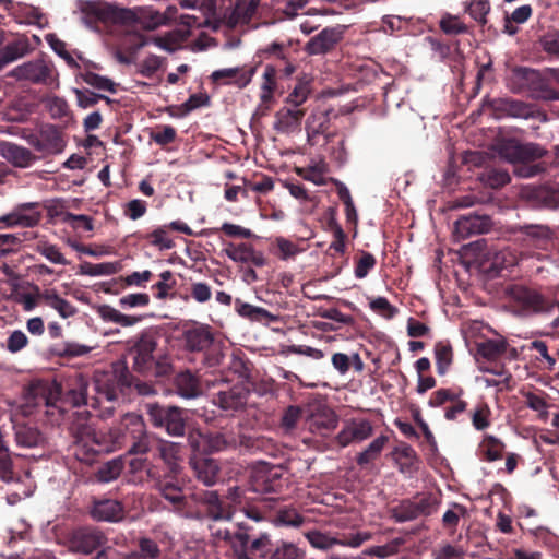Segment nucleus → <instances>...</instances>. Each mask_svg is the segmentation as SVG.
Masks as SVG:
<instances>
[{"mask_svg":"<svg viewBox=\"0 0 559 559\" xmlns=\"http://www.w3.org/2000/svg\"><path fill=\"white\" fill-rule=\"evenodd\" d=\"M159 338L158 329L150 326L127 342L132 371L147 378H164L173 372L171 357L159 346Z\"/></svg>","mask_w":559,"mask_h":559,"instance_id":"f257e3e1","label":"nucleus"},{"mask_svg":"<svg viewBox=\"0 0 559 559\" xmlns=\"http://www.w3.org/2000/svg\"><path fill=\"white\" fill-rule=\"evenodd\" d=\"M94 391H96V397L92 402L93 405H100L103 401L108 403L104 416L112 415L115 404L120 396L129 395L133 391L140 395L155 393L153 385L138 379L122 360L112 364L109 371L95 373Z\"/></svg>","mask_w":559,"mask_h":559,"instance_id":"f03ea898","label":"nucleus"},{"mask_svg":"<svg viewBox=\"0 0 559 559\" xmlns=\"http://www.w3.org/2000/svg\"><path fill=\"white\" fill-rule=\"evenodd\" d=\"M209 531L214 544L217 545L221 542L227 544L236 559H252L255 555L266 559L272 546L270 533L248 522H238L235 530L211 524Z\"/></svg>","mask_w":559,"mask_h":559,"instance_id":"7ed1b4c3","label":"nucleus"},{"mask_svg":"<svg viewBox=\"0 0 559 559\" xmlns=\"http://www.w3.org/2000/svg\"><path fill=\"white\" fill-rule=\"evenodd\" d=\"M493 154L514 165V174L522 178H531L546 170L543 162H537L546 153L533 143L495 142Z\"/></svg>","mask_w":559,"mask_h":559,"instance_id":"20e7f679","label":"nucleus"},{"mask_svg":"<svg viewBox=\"0 0 559 559\" xmlns=\"http://www.w3.org/2000/svg\"><path fill=\"white\" fill-rule=\"evenodd\" d=\"M145 424L143 418L134 413L126 414L120 424L110 430L109 435L111 438V444L107 445L103 442L104 436L98 435L95 431L92 433L93 445L81 455L79 452L75 453L80 461L90 463L94 456L102 452H111L116 449H120L130 443L131 439L139 438L144 435Z\"/></svg>","mask_w":559,"mask_h":559,"instance_id":"39448f33","label":"nucleus"},{"mask_svg":"<svg viewBox=\"0 0 559 559\" xmlns=\"http://www.w3.org/2000/svg\"><path fill=\"white\" fill-rule=\"evenodd\" d=\"M185 349L191 353H202V364L205 367H217L225 355L221 342H215L211 328L199 324L182 332Z\"/></svg>","mask_w":559,"mask_h":559,"instance_id":"423d86ee","label":"nucleus"},{"mask_svg":"<svg viewBox=\"0 0 559 559\" xmlns=\"http://www.w3.org/2000/svg\"><path fill=\"white\" fill-rule=\"evenodd\" d=\"M440 504L441 499L438 495L417 492L414 497L401 499L390 507L389 514L395 523L413 522L431 516Z\"/></svg>","mask_w":559,"mask_h":559,"instance_id":"0eeeda50","label":"nucleus"},{"mask_svg":"<svg viewBox=\"0 0 559 559\" xmlns=\"http://www.w3.org/2000/svg\"><path fill=\"white\" fill-rule=\"evenodd\" d=\"M62 394L61 385L53 382L36 380L31 382L23 391V407L25 414L32 413L33 408H45L46 414L55 415V411L60 414L64 413V408L58 405L59 395Z\"/></svg>","mask_w":559,"mask_h":559,"instance_id":"6e6552de","label":"nucleus"},{"mask_svg":"<svg viewBox=\"0 0 559 559\" xmlns=\"http://www.w3.org/2000/svg\"><path fill=\"white\" fill-rule=\"evenodd\" d=\"M195 501L203 507L204 511L191 514V519L203 520L207 519L211 524L222 527L219 522H230L235 515L233 506L226 503L224 498L217 490H203L194 495Z\"/></svg>","mask_w":559,"mask_h":559,"instance_id":"1a4fd4ad","label":"nucleus"},{"mask_svg":"<svg viewBox=\"0 0 559 559\" xmlns=\"http://www.w3.org/2000/svg\"><path fill=\"white\" fill-rule=\"evenodd\" d=\"M148 420L153 426L165 428L168 435L181 437L186 431L187 412L178 406L147 404Z\"/></svg>","mask_w":559,"mask_h":559,"instance_id":"9d476101","label":"nucleus"},{"mask_svg":"<svg viewBox=\"0 0 559 559\" xmlns=\"http://www.w3.org/2000/svg\"><path fill=\"white\" fill-rule=\"evenodd\" d=\"M510 239L518 242L527 253L531 250H547L552 241V233L545 225H514L508 228Z\"/></svg>","mask_w":559,"mask_h":559,"instance_id":"9b49d317","label":"nucleus"},{"mask_svg":"<svg viewBox=\"0 0 559 559\" xmlns=\"http://www.w3.org/2000/svg\"><path fill=\"white\" fill-rule=\"evenodd\" d=\"M9 75L17 81H27L32 84L51 85L56 81L52 62L44 58L24 62L15 67Z\"/></svg>","mask_w":559,"mask_h":559,"instance_id":"f8f14e48","label":"nucleus"},{"mask_svg":"<svg viewBox=\"0 0 559 559\" xmlns=\"http://www.w3.org/2000/svg\"><path fill=\"white\" fill-rule=\"evenodd\" d=\"M106 543L107 537L104 532L94 526L78 527L67 537L69 550L82 555H90Z\"/></svg>","mask_w":559,"mask_h":559,"instance_id":"ddd939ff","label":"nucleus"},{"mask_svg":"<svg viewBox=\"0 0 559 559\" xmlns=\"http://www.w3.org/2000/svg\"><path fill=\"white\" fill-rule=\"evenodd\" d=\"M250 395L248 385L239 381L233 385L223 384L222 388L213 394V403L226 413H236L243 411Z\"/></svg>","mask_w":559,"mask_h":559,"instance_id":"4468645a","label":"nucleus"},{"mask_svg":"<svg viewBox=\"0 0 559 559\" xmlns=\"http://www.w3.org/2000/svg\"><path fill=\"white\" fill-rule=\"evenodd\" d=\"M259 0H228V5L219 8L215 15L228 27H236L238 24H247L254 15Z\"/></svg>","mask_w":559,"mask_h":559,"instance_id":"2eb2a0df","label":"nucleus"},{"mask_svg":"<svg viewBox=\"0 0 559 559\" xmlns=\"http://www.w3.org/2000/svg\"><path fill=\"white\" fill-rule=\"evenodd\" d=\"M251 489L258 493H276L283 488V471L280 466L261 464L251 476Z\"/></svg>","mask_w":559,"mask_h":559,"instance_id":"dca6fc26","label":"nucleus"},{"mask_svg":"<svg viewBox=\"0 0 559 559\" xmlns=\"http://www.w3.org/2000/svg\"><path fill=\"white\" fill-rule=\"evenodd\" d=\"M483 107L490 110L495 118L514 117L527 119L533 115L530 105L509 97L485 98Z\"/></svg>","mask_w":559,"mask_h":559,"instance_id":"f3484780","label":"nucleus"},{"mask_svg":"<svg viewBox=\"0 0 559 559\" xmlns=\"http://www.w3.org/2000/svg\"><path fill=\"white\" fill-rule=\"evenodd\" d=\"M511 298L523 313L548 312L552 305L543 295L524 286H514L511 289Z\"/></svg>","mask_w":559,"mask_h":559,"instance_id":"a211bd4d","label":"nucleus"},{"mask_svg":"<svg viewBox=\"0 0 559 559\" xmlns=\"http://www.w3.org/2000/svg\"><path fill=\"white\" fill-rule=\"evenodd\" d=\"M79 9L82 21L91 28H96L99 22H108L118 17V9L104 1H81ZM121 16V13L119 14Z\"/></svg>","mask_w":559,"mask_h":559,"instance_id":"6ab92c4d","label":"nucleus"},{"mask_svg":"<svg viewBox=\"0 0 559 559\" xmlns=\"http://www.w3.org/2000/svg\"><path fill=\"white\" fill-rule=\"evenodd\" d=\"M238 448L249 454L263 453L272 457H276L281 451L273 439L242 431L236 435V449Z\"/></svg>","mask_w":559,"mask_h":559,"instance_id":"aec40b11","label":"nucleus"},{"mask_svg":"<svg viewBox=\"0 0 559 559\" xmlns=\"http://www.w3.org/2000/svg\"><path fill=\"white\" fill-rule=\"evenodd\" d=\"M95 397L96 394L90 399L87 397V382L82 377H79L69 385L63 396H61V394L59 395L58 404H69L72 407L88 405L93 408H99V416L106 418L107 416H104V412L105 407L108 406V403L106 401H103L100 405H93L92 402Z\"/></svg>","mask_w":559,"mask_h":559,"instance_id":"412c9836","label":"nucleus"},{"mask_svg":"<svg viewBox=\"0 0 559 559\" xmlns=\"http://www.w3.org/2000/svg\"><path fill=\"white\" fill-rule=\"evenodd\" d=\"M343 37L344 31L342 27H325L310 38L306 44L305 50L311 56L325 55L332 51L341 43Z\"/></svg>","mask_w":559,"mask_h":559,"instance_id":"4be33fe9","label":"nucleus"},{"mask_svg":"<svg viewBox=\"0 0 559 559\" xmlns=\"http://www.w3.org/2000/svg\"><path fill=\"white\" fill-rule=\"evenodd\" d=\"M123 504L115 499L94 498L90 507V515L98 522H119L124 518Z\"/></svg>","mask_w":559,"mask_h":559,"instance_id":"5701e85b","label":"nucleus"},{"mask_svg":"<svg viewBox=\"0 0 559 559\" xmlns=\"http://www.w3.org/2000/svg\"><path fill=\"white\" fill-rule=\"evenodd\" d=\"M492 221L488 215L471 214L460 217L454 225L456 237L466 239L474 235L488 233Z\"/></svg>","mask_w":559,"mask_h":559,"instance_id":"b1692460","label":"nucleus"},{"mask_svg":"<svg viewBox=\"0 0 559 559\" xmlns=\"http://www.w3.org/2000/svg\"><path fill=\"white\" fill-rule=\"evenodd\" d=\"M121 17L136 22L146 31H154L160 26H165V17L162 12L152 7H138L133 10L121 9Z\"/></svg>","mask_w":559,"mask_h":559,"instance_id":"393cba45","label":"nucleus"},{"mask_svg":"<svg viewBox=\"0 0 559 559\" xmlns=\"http://www.w3.org/2000/svg\"><path fill=\"white\" fill-rule=\"evenodd\" d=\"M224 252L234 262L251 263L257 267H262L266 264L263 253L254 250L253 246L247 242L238 245L229 242Z\"/></svg>","mask_w":559,"mask_h":559,"instance_id":"a878e982","label":"nucleus"},{"mask_svg":"<svg viewBox=\"0 0 559 559\" xmlns=\"http://www.w3.org/2000/svg\"><path fill=\"white\" fill-rule=\"evenodd\" d=\"M167 229L176 230L188 236L193 235L192 229L186 223L174 221L168 225H164L154 229L152 233L147 234L144 239H146L150 245L158 248L159 250L171 249L175 246V242L167 237Z\"/></svg>","mask_w":559,"mask_h":559,"instance_id":"bb28decb","label":"nucleus"},{"mask_svg":"<svg viewBox=\"0 0 559 559\" xmlns=\"http://www.w3.org/2000/svg\"><path fill=\"white\" fill-rule=\"evenodd\" d=\"M190 465L198 480L205 486L210 487L217 483L221 468L214 459L195 455L190 459Z\"/></svg>","mask_w":559,"mask_h":559,"instance_id":"cd10ccee","label":"nucleus"},{"mask_svg":"<svg viewBox=\"0 0 559 559\" xmlns=\"http://www.w3.org/2000/svg\"><path fill=\"white\" fill-rule=\"evenodd\" d=\"M0 154L15 167H29L36 155L28 148L17 145L14 142H0Z\"/></svg>","mask_w":559,"mask_h":559,"instance_id":"c85d7f7f","label":"nucleus"},{"mask_svg":"<svg viewBox=\"0 0 559 559\" xmlns=\"http://www.w3.org/2000/svg\"><path fill=\"white\" fill-rule=\"evenodd\" d=\"M290 45L284 41H273L259 50L260 57L263 59L275 58L285 63L283 69V76L287 78L292 75L296 67L288 60Z\"/></svg>","mask_w":559,"mask_h":559,"instance_id":"c756f323","label":"nucleus"},{"mask_svg":"<svg viewBox=\"0 0 559 559\" xmlns=\"http://www.w3.org/2000/svg\"><path fill=\"white\" fill-rule=\"evenodd\" d=\"M31 50L29 39L26 36H19L0 47V70L7 64L28 55Z\"/></svg>","mask_w":559,"mask_h":559,"instance_id":"7c9ffc66","label":"nucleus"},{"mask_svg":"<svg viewBox=\"0 0 559 559\" xmlns=\"http://www.w3.org/2000/svg\"><path fill=\"white\" fill-rule=\"evenodd\" d=\"M174 385L177 394L183 399H194L201 393L199 379L189 370L179 372Z\"/></svg>","mask_w":559,"mask_h":559,"instance_id":"2f4dec72","label":"nucleus"},{"mask_svg":"<svg viewBox=\"0 0 559 559\" xmlns=\"http://www.w3.org/2000/svg\"><path fill=\"white\" fill-rule=\"evenodd\" d=\"M15 441L16 444L24 448H36L45 442L43 433L37 427L28 424H15Z\"/></svg>","mask_w":559,"mask_h":559,"instance_id":"473e14b6","label":"nucleus"},{"mask_svg":"<svg viewBox=\"0 0 559 559\" xmlns=\"http://www.w3.org/2000/svg\"><path fill=\"white\" fill-rule=\"evenodd\" d=\"M39 297H41V301L46 306L55 309L63 319H68L76 313L75 307L62 298L56 289H45Z\"/></svg>","mask_w":559,"mask_h":559,"instance_id":"72a5a7b5","label":"nucleus"},{"mask_svg":"<svg viewBox=\"0 0 559 559\" xmlns=\"http://www.w3.org/2000/svg\"><path fill=\"white\" fill-rule=\"evenodd\" d=\"M254 69L243 70L239 68H226L214 71L211 74L213 82H219L225 79L234 80V83L242 88L246 87L252 80Z\"/></svg>","mask_w":559,"mask_h":559,"instance_id":"f704fd0d","label":"nucleus"},{"mask_svg":"<svg viewBox=\"0 0 559 559\" xmlns=\"http://www.w3.org/2000/svg\"><path fill=\"white\" fill-rule=\"evenodd\" d=\"M235 310L240 317L250 321L262 322L275 320V316L266 309L245 302L239 298H236L235 300Z\"/></svg>","mask_w":559,"mask_h":559,"instance_id":"c9c22d12","label":"nucleus"},{"mask_svg":"<svg viewBox=\"0 0 559 559\" xmlns=\"http://www.w3.org/2000/svg\"><path fill=\"white\" fill-rule=\"evenodd\" d=\"M528 92L536 99L557 100L559 99V91L555 90L550 82L545 79L538 71L536 78H533Z\"/></svg>","mask_w":559,"mask_h":559,"instance_id":"e433bc0d","label":"nucleus"},{"mask_svg":"<svg viewBox=\"0 0 559 559\" xmlns=\"http://www.w3.org/2000/svg\"><path fill=\"white\" fill-rule=\"evenodd\" d=\"M518 260V255L510 249L495 251L491 253V257L489 259V271L492 272L495 275H501V273L504 270L509 271L511 267L516 265Z\"/></svg>","mask_w":559,"mask_h":559,"instance_id":"4c0bfd02","label":"nucleus"},{"mask_svg":"<svg viewBox=\"0 0 559 559\" xmlns=\"http://www.w3.org/2000/svg\"><path fill=\"white\" fill-rule=\"evenodd\" d=\"M533 78H536V70L515 67L509 76L510 88L515 93L528 91Z\"/></svg>","mask_w":559,"mask_h":559,"instance_id":"58836bf2","label":"nucleus"},{"mask_svg":"<svg viewBox=\"0 0 559 559\" xmlns=\"http://www.w3.org/2000/svg\"><path fill=\"white\" fill-rule=\"evenodd\" d=\"M329 171L328 164L320 159L313 162L307 167H295V173L302 179L322 186L325 183L324 175Z\"/></svg>","mask_w":559,"mask_h":559,"instance_id":"ea45409f","label":"nucleus"},{"mask_svg":"<svg viewBox=\"0 0 559 559\" xmlns=\"http://www.w3.org/2000/svg\"><path fill=\"white\" fill-rule=\"evenodd\" d=\"M160 496L169 501L177 510H182L186 506V498L181 487L173 480H160L157 484Z\"/></svg>","mask_w":559,"mask_h":559,"instance_id":"a19ab883","label":"nucleus"},{"mask_svg":"<svg viewBox=\"0 0 559 559\" xmlns=\"http://www.w3.org/2000/svg\"><path fill=\"white\" fill-rule=\"evenodd\" d=\"M504 449L506 444L500 439L491 435L484 436L479 444L481 457L484 461L487 462L500 460L502 457Z\"/></svg>","mask_w":559,"mask_h":559,"instance_id":"79ce46f5","label":"nucleus"},{"mask_svg":"<svg viewBox=\"0 0 559 559\" xmlns=\"http://www.w3.org/2000/svg\"><path fill=\"white\" fill-rule=\"evenodd\" d=\"M304 551L290 542L281 540L272 544L266 559H302Z\"/></svg>","mask_w":559,"mask_h":559,"instance_id":"37998d69","label":"nucleus"},{"mask_svg":"<svg viewBox=\"0 0 559 559\" xmlns=\"http://www.w3.org/2000/svg\"><path fill=\"white\" fill-rule=\"evenodd\" d=\"M159 457L167 464L171 474H177L179 465L177 464L180 447L178 443L159 440L156 447Z\"/></svg>","mask_w":559,"mask_h":559,"instance_id":"c03bdc74","label":"nucleus"},{"mask_svg":"<svg viewBox=\"0 0 559 559\" xmlns=\"http://www.w3.org/2000/svg\"><path fill=\"white\" fill-rule=\"evenodd\" d=\"M210 452H219L236 449V435L229 432H214L204 436Z\"/></svg>","mask_w":559,"mask_h":559,"instance_id":"a18cd8bd","label":"nucleus"},{"mask_svg":"<svg viewBox=\"0 0 559 559\" xmlns=\"http://www.w3.org/2000/svg\"><path fill=\"white\" fill-rule=\"evenodd\" d=\"M437 372L444 376L453 362V349L449 342H437L435 345Z\"/></svg>","mask_w":559,"mask_h":559,"instance_id":"49530a36","label":"nucleus"},{"mask_svg":"<svg viewBox=\"0 0 559 559\" xmlns=\"http://www.w3.org/2000/svg\"><path fill=\"white\" fill-rule=\"evenodd\" d=\"M399 469L402 473H411L415 463L418 462L415 450L407 443L396 447L393 451Z\"/></svg>","mask_w":559,"mask_h":559,"instance_id":"de8ad7c7","label":"nucleus"},{"mask_svg":"<svg viewBox=\"0 0 559 559\" xmlns=\"http://www.w3.org/2000/svg\"><path fill=\"white\" fill-rule=\"evenodd\" d=\"M479 179L484 185L492 189H499L509 183L511 180L510 175L507 170L489 167V165L479 175Z\"/></svg>","mask_w":559,"mask_h":559,"instance_id":"09e8293b","label":"nucleus"},{"mask_svg":"<svg viewBox=\"0 0 559 559\" xmlns=\"http://www.w3.org/2000/svg\"><path fill=\"white\" fill-rule=\"evenodd\" d=\"M305 115L304 109L299 108H286L282 109L277 114L276 128L281 131L287 132L296 128Z\"/></svg>","mask_w":559,"mask_h":559,"instance_id":"8fccbe9b","label":"nucleus"},{"mask_svg":"<svg viewBox=\"0 0 559 559\" xmlns=\"http://www.w3.org/2000/svg\"><path fill=\"white\" fill-rule=\"evenodd\" d=\"M506 340H487L477 345V353L487 360H496L507 352Z\"/></svg>","mask_w":559,"mask_h":559,"instance_id":"3c124183","label":"nucleus"},{"mask_svg":"<svg viewBox=\"0 0 559 559\" xmlns=\"http://www.w3.org/2000/svg\"><path fill=\"white\" fill-rule=\"evenodd\" d=\"M282 73L283 71H280L276 66L274 64H266L263 73V82L261 85L262 94H261V100L264 104H267L273 98V93L276 88V78L277 74Z\"/></svg>","mask_w":559,"mask_h":559,"instance_id":"603ef678","label":"nucleus"},{"mask_svg":"<svg viewBox=\"0 0 559 559\" xmlns=\"http://www.w3.org/2000/svg\"><path fill=\"white\" fill-rule=\"evenodd\" d=\"M388 442V437L380 436L376 438L366 450L360 452L357 457L356 462L359 466H366L370 463H372L374 460L379 457L381 454L385 443Z\"/></svg>","mask_w":559,"mask_h":559,"instance_id":"864d4df0","label":"nucleus"},{"mask_svg":"<svg viewBox=\"0 0 559 559\" xmlns=\"http://www.w3.org/2000/svg\"><path fill=\"white\" fill-rule=\"evenodd\" d=\"M159 278L160 280L152 286V289L155 290V298L159 300L173 298L174 295L170 294V290L174 289L177 284L174 273L170 270H166L159 274Z\"/></svg>","mask_w":559,"mask_h":559,"instance_id":"5fc2aeb1","label":"nucleus"},{"mask_svg":"<svg viewBox=\"0 0 559 559\" xmlns=\"http://www.w3.org/2000/svg\"><path fill=\"white\" fill-rule=\"evenodd\" d=\"M439 27L445 35L451 36L467 34L469 32L468 26L463 23L457 15L450 13L442 15Z\"/></svg>","mask_w":559,"mask_h":559,"instance_id":"6e6d98bb","label":"nucleus"},{"mask_svg":"<svg viewBox=\"0 0 559 559\" xmlns=\"http://www.w3.org/2000/svg\"><path fill=\"white\" fill-rule=\"evenodd\" d=\"M157 440L154 436L148 435L144 430V435L139 438L131 439L130 443L127 445L129 448L128 452L131 454H145L151 452L152 450H156Z\"/></svg>","mask_w":559,"mask_h":559,"instance_id":"4d7b16f0","label":"nucleus"},{"mask_svg":"<svg viewBox=\"0 0 559 559\" xmlns=\"http://www.w3.org/2000/svg\"><path fill=\"white\" fill-rule=\"evenodd\" d=\"M116 272L117 264L110 262L93 264L91 262L85 261L82 264H80L79 267V274L90 276L112 275Z\"/></svg>","mask_w":559,"mask_h":559,"instance_id":"13d9d810","label":"nucleus"},{"mask_svg":"<svg viewBox=\"0 0 559 559\" xmlns=\"http://www.w3.org/2000/svg\"><path fill=\"white\" fill-rule=\"evenodd\" d=\"M337 416L332 411L324 412L320 415L313 416L310 423L311 429L316 428L319 433L324 435L337 426Z\"/></svg>","mask_w":559,"mask_h":559,"instance_id":"bf43d9fd","label":"nucleus"},{"mask_svg":"<svg viewBox=\"0 0 559 559\" xmlns=\"http://www.w3.org/2000/svg\"><path fill=\"white\" fill-rule=\"evenodd\" d=\"M80 76L86 84L93 86L94 88L107 91L110 93L117 92L116 83L106 76L99 75L91 71L81 73Z\"/></svg>","mask_w":559,"mask_h":559,"instance_id":"052dcab7","label":"nucleus"},{"mask_svg":"<svg viewBox=\"0 0 559 559\" xmlns=\"http://www.w3.org/2000/svg\"><path fill=\"white\" fill-rule=\"evenodd\" d=\"M468 512L465 506L453 503V509L447 510L442 516V525L444 528L453 533L460 522L461 518L467 516Z\"/></svg>","mask_w":559,"mask_h":559,"instance_id":"680f3d73","label":"nucleus"},{"mask_svg":"<svg viewBox=\"0 0 559 559\" xmlns=\"http://www.w3.org/2000/svg\"><path fill=\"white\" fill-rule=\"evenodd\" d=\"M402 545V539L396 538L392 542L381 545V546H372L362 551L365 556L376 557L377 559H383L395 555L399 551L400 546Z\"/></svg>","mask_w":559,"mask_h":559,"instance_id":"e2e57ef3","label":"nucleus"},{"mask_svg":"<svg viewBox=\"0 0 559 559\" xmlns=\"http://www.w3.org/2000/svg\"><path fill=\"white\" fill-rule=\"evenodd\" d=\"M122 471V465L118 461H109L103 464L96 472L95 477L99 483H109L117 479Z\"/></svg>","mask_w":559,"mask_h":559,"instance_id":"0e129e2a","label":"nucleus"},{"mask_svg":"<svg viewBox=\"0 0 559 559\" xmlns=\"http://www.w3.org/2000/svg\"><path fill=\"white\" fill-rule=\"evenodd\" d=\"M306 537L313 548L328 550L338 544V539L320 531H309Z\"/></svg>","mask_w":559,"mask_h":559,"instance_id":"69168bd1","label":"nucleus"},{"mask_svg":"<svg viewBox=\"0 0 559 559\" xmlns=\"http://www.w3.org/2000/svg\"><path fill=\"white\" fill-rule=\"evenodd\" d=\"M466 12L480 25L487 23V14L490 12L488 0H472L466 7Z\"/></svg>","mask_w":559,"mask_h":559,"instance_id":"338daca9","label":"nucleus"},{"mask_svg":"<svg viewBox=\"0 0 559 559\" xmlns=\"http://www.w3.org/2000/svg\"><path fill=\"white\" fill-rule=\"evenodd\" d=\"M493 154L484 151H465L462 155V164L468 167H487Z\"/></svg>","mask_w":559,"mask_h":559,"instance_id":"774afa93","label":"nucleus"}]
</instances>
